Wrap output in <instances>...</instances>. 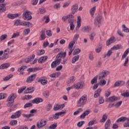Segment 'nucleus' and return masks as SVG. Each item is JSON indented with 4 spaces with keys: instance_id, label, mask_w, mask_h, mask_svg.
Listing matches in <instances>:
<instances>
[{
    "instance_id": "1",
    "label": "nucleus",
    "mask_w": 129,
    "mask_h": 129,
    "mask_svg": "<svg viewBox=\"0 0 129 129\" xmlns=\"http://www.w3.org/2000/svg\"><path fill=\"white\" fill-rule=\"evenodd\" d=\"M86 101H87V95H84L79 99L78 102V106L79 107L84 106V105L86 103Z\"/></svg>"
},
{
    "instance_id": "2",
    "label": "nucleus",
    "mask_w": 129,
    "mask_h": 129,
    "mask_svg": "<svg viewBox=\"0 0 129 129\" xmlns=\"http://www.w3.org/2000/svg\"><path fill=\"white\" fill-rule=\"evenodd\" d=\"M101 20H102V16H97L94 19V25H95V26H98L99 28V27H100L99 25L101 24Z\"/></svg>"
},
{
    "instance_id": "3",
    "label": "nucleus",
    "mask_w": 129,
    "mask_h": 129,
    "mask_svg": "<svg viewBox=\"0 0 129 129\" xmlns=\"http://www.w3.org/2000/svg\"><path fill=\"white\" fill-rule=\"evenodd\" d=\"M23 18L24 20H25L26 21H30L32 20V16H31V14H30V12L26 11L23 13Z\"/></svg>"
},
{
    "instance_id": "4",
    "label": "nucleus",
    "mask_w": 129,
    "mask_h": 129,
    "mask_svg": "<svg viewBox=\"0 0 129 129\" xmlns=\"http://www.w3.org/2000/svg\"><path fill=\"white\" fill-rule=\"evenodd\" d=\"M105 101H106V102L109 103L108 107H109L110 108L111 107H113V96H112L109 98H107L105 99Z\"/></svg>"
},
{
    "instance_id": "5",
    "label": "nucleus",
    "mask_w": 129,
    "mask_h": 129,
    "mask_svg": "<svg viewBox=\"0 0 129 129\" xmlns=\"http://www.w3.org/2000/svg\"><path fill=\"white\" fill-rule=\"evenodd\" d=\"M47 123V121L42 119L39 122L37 123L38 128H41L43 126H45Z\"/></svg>"
},
{
    "instance_id": "6",
    "label": "nucleus",
    "mask_w": 129,
    "mask_h": 129,
    "mask_svg": "<svg viewBox=\"0 0 129 129\" xmlns=\"http://www.w3.org/2000/svg\"><path fill=\"white\" fill-rule=\"evenodd\" d=\"M37 76V74H34L30 76H29L26 80L27 83H31L35 80L36 77Z\"/></svg>"
},
{
    "instance_id": "7",
    "label": "nucleus",
    "mask_w": 129,
    "mask_h": 129,
    "mask_svg": "<svg viewBox=\"0 0 129 129\" xmlns=\"http://www.w3.org/2000/svg\"><path fill=\"white\" fill-rule=\"evenodd\" d=\"M108 75V72L107 71H103L101 73H100L99 75V79H103L105 77H106Z\"/></svg>"
},
{
    "instance_id": "8",
    "label": "nucleus",
    "mask_w": 129,
    "mask_h": 129,
    "mask_svg": "<svg viewBox=\"0 0 129 129\" xmlns=\"http://www.w3.org/2000/svg\"><path fill=\"white\" fill-rule=\"evenodd\" d=\"M21 114H22V111L20 110L17 111L14 113V114H13L11 116V118H12V119L19 118V117L21 116Z\"/></svg>"
},
{
    "instance_id": "9",
    "label": "nucleus",
    "mask_w": 129,
    "mask_h": 129,
    "mask_svg": "<svg viewBox=\"0 0 129 129\" xmlns=\"http://www.w3.org/2000/svg\"><path fill=\"white\" fill-rule=\"evenodd\" d=\"M74 88L76 89H82L84 86V84L82 83V82H79L74 85Z\"/></svg>"
},
{
    "instance_id": "10",
    "label": "nucleus",
    "mask_w": 129,
    "mask_h": 129,
    "mask_svg": "<svg viewBox=\"0 0 129 129\" xmlns=\"http://www.w3.org/2000/svg\"><path fill=\"white\" fill-rule=\"evenodd\" d=\"M124 81H117L115 82L114 86V87H121L124 85Z\"/></svg>"
},
{
    "instance_id": "11",
    "label": "nucleus",
    "mask_w": 129,
    "mask_h": 129,
    "mask_svg": "<svg viewBox=\"0 0 129 129\" xmlns=\"http://www.w3.org/2000/svg\"><path fill=\"white\" fill-rule=\"evenodd\" d=\"M65 113H66V112H65V111H61V112H58L56 113L55 114L53 115V118H54V119H58V118H59V116H60V115H62V114H65Z\"/></svg>"
},
{
    "instance_id": "12",
    "label": "nucleus",
    "mask_w": 129,
    "mask_h": 129,
    "mask_svg": "<svg viewBox=\"0 0 129 129\" xmlns=\"http://www.w3.org/2000/svg\"><path fill=\"white\" fill-rule=\"evenodd\" d=\"M37 82H40L42 85H46V84L48 83V81H47V80H46L45 78H40L38 79Z\"/></svg>"
},
{
    "instance_id": "13",
    "label": "nucleus",
    "mask_w": 129,
    "mask_h": 129,
    "mask_svg": "<svg viewBox=\"0 0 129 129\" xmlns=\"http://www.w3.org/2000/svg\"><path fill=\"white\" fill-rule=\"evenodd\" d=\"M65 57H66V52L61 51L57 54L56 59H61V58H65Z\"/></svg>"
},
{
    "instance_id": "14",
    "label": "nucleus",
    "mask_w": 129,
    "mask_h": 129,
    "mask_svg": "<svg viewBox=\"0 0 129 129\" xmlns=\"http://www.w3.org/2000/svg\"><path fill=\"white\" fill-rule=\"evenodd\" d=\"M102 89L101 88H99L98 89L96 90L94 94V98H97L100 96V93H101Z\"/></svg>"
},
{
    "instance_id": "15",
    "label": "nucleus",
    "mask_w": 129,
    "mask_h": 129,
    "mask_svg": "<svg viewBox=\"0 0 129 129\" xmlns=\"http://www.w3.org/2000/svg\"><path fill=\"white\" fill-rule=\"evenodd\" d=\"M65 107V104H57L54 106L53 107V110H59V109H62V108H64Z\"/></svg>"
},
{
    "instance_id": "16",
    "label": "nucleus",
    "mask_w": 129,
    "mask_h": 129,
    "mask_svg": "<svg viewBox=\"0 0 129 129\" xmlns=\"http://www.w3.org/2000/svg\"><path fill=\"white\" fill-rule=\"evenodd\" d=\"M78 10V4H76L75 5H73L71 9L72 14H73V15H75Z\"/></svg>"
},
{
    "instance_id": "17",
    "label": "nucleus",
    "mask_w": 129,
    "mask_h": 129,
    "mask_svg": "<svg viewBox=\"0 0 129 129\" xmlns=\"http://www.w3.org/2000/svg\"><path fill=\"white\" fill-rule=\"evenodd\" d=\"M47 59H48V56L46 55L42 56L38 59V63H40V64H42V63H44V62H46Z\"/></svg>"
},
{
    "instance_id": "18",
    "label": "nucleus",
    "mask_w": 129,
    "mask_h": 129,
    "mask_svg": "<svg viewBox=\"0 0 129 129\" xmlns=\"http://www.w3.org/2000/svg\"><path fill=\"white\" fill-rule=\"evenodd\" d=\"M34 91L35 88L34 87H30L24 91V93H25V94L28 93H32V92H34Z\"/></svg>"
},
{
    "instance_id": "19",
    "label": "nucleus",
    "mask_w": 129,
    "mask_h": 129,
    "mask_svg": "<svg viewBox=\"0 0 129 129\" xmlns=\"http://www.w3.org/2000/svg\"><path fill=\"white\" fill-rule=\"evenodd\" d=\"M32 103H36L38 104V103H40V102H43V99L41 98H35L34 99L32 100Z\"/></svg>"
},
{
    "instance_id": "20",
    "label": "nucleus",
    "mask_w": 129,
    "mask_h": 129,
    "mask_svg": "<svg viewBox=\"0 0 129 129\" xmlns=\"http://www.w3.org/2000/svg\"><path fill=\"white\" fill-rule=\"evenodd\" d=\"M21 26H24V27H33V24L30 22L25 21L22 22V24H21Z\"/></svg>"
},
{
    "instance_id": "21",
    "label": "nucleus",
    "mask_w": 129,
    "mask_h": 129,
    "mask_svg": "<svg viewBox=\"0 0 129 129\" xmlns=\"http://www.w3.org/2000/svg\"><path fill=\"white\" fill-rule=\"evenodd\" d=\"M17 98V95H15L14 94H12L10 95L7 99V101H14L15 99Z\"/></svg>"
},
{
    "instance_id": "22",
    "label": "nucleus",
    "mask_w": 129,
    "mask_h": 129,
    "mask_svg": "<svg viewBox=\"0 0 129 129\" xmlns=\"http://www.w3.org/2000/svg\"><path fill=\"white\" fill-rule=\"evenodd\" d=\"M81 31L82 32L89 33V32L91 31V28L90 26H85L82 28Z\"/></svg>"
},
{
    "instance_id": "23",
    "label": "nucleus",
    "mask_w": 129,
    "mask_h": 129,
    "mask_svg": "<svg viewBox=\"0 0 129 129\" xmlns=\"http://www.w3.org/2000/svg\"><path fill=\"white\" fill-rule=\"evenodd\" d=\"M7 11V8L6 7V4H0V13H5V11Z\"/></svg>"
},
{
    "instance_id": "24",
    "label": "nucleus",
    "mask_w": 129,
    "mask_h": 129,
    "mask_svg": "<svg viewBox=\"0 0 129 129\" xmlns=\"http://www.w3.org/2000/svg\"><path fill=\"white\" fill-rule=\"evenodd\" d=\"M75 81V77L73 76L70 78V80L68 81L67 84L69 86L72 85Z\"/></svg>"
},
{
    "instance_id": "25",
    "label": "nucleus",
    "mask_w": 129,
    "mask_h": 129,
    "mask_svg": "<svg viewBox=\"0 0 129 129\" xmlns=\"http://www.w3.org/2000/svg\"><path fill=\"white\" fill-rule=\"evenodd\" d=\"M111 122V121H110V119H107L105 124V129H109V127H110Z\"/></svg>"
},
{
    "instance_id": "26",
    "label": "nucleus",
    "mask_w": 129,
    "mask_h": 129,
    "mask_svg": "<svg viewBox=\"0 0 129 129\" xmlns=\"http://www.w3.org/2000/svg\"><path fill=\"white\" fill-rule=\"evenodd\" d=\"M79 57H80L79 55H77L74 56L72 59V63L73 64H74L75 62H77V61L79 60Z\"/></svg>"
},
{
    "instance_id": "27",
    "label": "nucleus",
    "mask_w": 129,
    "mask_h": 129,
    "mask_svg": "<svg viewBox=\"0 0 129 129\" xmlns=\"http://www.w3.org/2000/svg\"><path fill=\"white\" fill-rule=\"evenodd\" d=\"M10 66V63H5L2 64L0 66V69H6L7 68H9Z\"/></svg>"
},
{
    "instance_id": "28",
    "label": "nucleus",
    "mask_w": 129,
    "mask_h": 129,
    "mask_svg": "<svg viewBox=\"0 0 129 129\" xmlns=\"http://www.w3.org/2000/svg\"><path fill=\"white\" fill-rule=\"evenodd\" d=\"M46 39V34H45V31H41V34L40 37V40L41 41H43V40H45Z\"/></svg>"
},
{
    "instance_id": "29",
    "label": "nucleus",
    "mask_w": 129,
    "mask_h": 129,
    "mask_svg": "<svg viewBox=\"0 0 129 129\" xmlns=\"http://www.w3.org/2000/svg\"><path fill=\"white\" fill-rule=\"evenodd\" d=\"M67 17L68 18L69 23H70V22H74L73 20V19H74V16H73V15L70 14L67 15Z\"/></svg>"
},
{
    "instance_id": "30",
    "label": "nucleus",
    "mask_w": 129,
    "mask_h": 129,
    "mask_svg": "<svg viewBox=\"0 0 129 129\" xmlns=\"http://www.w3.org/2000/svg\"><path fill=\"white\" fill-rule=\"evenodd\" d=\"M125 120H127V117H124V116H122V117L119 118L116 120V122H123V121H125Z\"/></svg>"
},
{
    "instance_id": "31",
    "label": "nucleus",
    "mask_w": 129,
    "mask_h": 129,
    "mask_svg": "<svg viewBox=\"0 0 129 129\" xmlns=\"http://www.w3.org/2000/svg\"><path fill=\"white\" fill-rule=\"evenodd\" d=\"M81 27V17L78 16L77 17V28H80Z\"/></svg>"
},
{
    "instance_id": "32",
    "label": "nucleus",
    "mask_w": 129,
    "mask_h": 129,
    "mask_svg": "<svg viewBox=\"0 0 129 129\" xmlns=\"http://www.w3.org/2000/svg\"><path fill=\"white\" fill-rule=\"evenodd\" d=\"M9 58V53H5L3 55L0 57V60H7Z\"/></svg>"
},
{
    "instance_id": "33",
    "label": "nucleus",
    "mask_w": 129,
    "mask_h": 129,
    "mask_svg": "<svg viewBox=\"0 0 129 129\" xmlns=\"http://www.w3.org/2000/svg\"><path fill=\"white\" fill-rule=\"evenodd\" d=\"M60 72H56L50 75V77H51V78H56V77H58L60 75Z\"/></svg>"
},
{
    "instance_id": "34",
    "label": "nucleus",
    "mask_w": 129,
    "mask_h": 129,
    "mask_svg": "<svg viewBox=\"0 0 129 129\" xmlns=\"http://www.w3.org/2000/svg\"><path fill=\"white\" fill-rule=\"evenodd\" d=\"M106 119H107V114H105L103 115L102 118L100 120V122H105Z\"/></svg>"
},
{
    "instance_id": "35",
    "label": "nucleus",
    "mask_w": 129,
    "mask_h": 129,
    "mask_svg": "<svg viewBox=\"0 0 129 129\" xmlns=\"http://www.w3.org/2000/svg\"><path fill=\"white\" fill-rule=\"evenodd\" d=\"M101 50H102V45L99 44L96 48V53H100L101 51Z\"/></svg>"
},
{
    "instance_id": "36",
    "label": "nucleus",
    "mask_w": 129,
    "mask_h": 129,
    "mask_svg": "<svg viewBox=\"0 0 129 129\" xmlns=\"http://www.w3.org/2000/svg\"><path fill=\"white\" fill-rule=\"evenodd\" d=\"M23 24V22H21V20L20 19H17L15 21L14 23V25L15 26H22V24Z\"/></svg>"
},
{
    "instance_id": "37",
    "label": "nucleus",
    "mask_w": 129,
    "mask_h": 129,
    "mask_svg": "<svg viewBox=\"0 0 129 129\" xmlns=\"http://www.w3.org/2000/svg\"><path fill=\"white\" fill-rule=\"evenodd\" d=\"M17 124H18V120H12L10 122V125L12 126L17 125Z\"/></svg>"
},
{
    "instance_id": "38",
    "label": "nucleus",
    "mask_w": 129,
    "mask_h": 129,
    "mask_svg": "<svg viewBox=\"0 0 129 129\" xmlns=\"http://www.w3.org/2000/svg\"><path fill=\"white\" fill-rule=\"evenodd\" d=\"M113 43V37H111L108 40L106 41V45L109 46L110 44Z\"/></svg>"
},
{
    "instance_id": "39",
    "label": "nucleus",
    "mask_w": 129,
    "mask_h": 129,
    "mask_svg": "<svg viewBox=\"0 0 129 129\" xmlns=\"http://www.w3.org/2000/svg\"><path fill=\"white\" fill-rule=\"evenodd\" d=\"M96 7H94L92 8L91 9V10H90V13L91 14V16L93 17V16H94V13H95V11H96Z\"/></svg>"
},
{
    "instance_id": "40",
    "label": "nucleus",
    "mask_w": 129,
    "mask_h": 129,
    "mask_svg": "<svg viewBox=\"0 0 129 129\" xmlns=\"http://www.w3.org/2000/svg\"><path fill=\"white\" fill-rule=\"evenodd\" d=\"M111 50H113V47H112L111 48V50H109L107 53L106 54H105L103 58H105V57H109L110 56V55H111V53H112V52H111Z\"/></svg>"
},
{
    "instance_id": "41",
    "label": "nucleus",
    "mask_w": 129,
    "mask_h": 129,
    "mask_svg": "<svg viewBox=\"0 0 129 129\" xmlns=\"http://www.w3.org/2000/svg\"><path fill=\"white\" fill-rule=\"evenodd\" d=\"M122 49V46L120 44H117L113 46V50H119Z\"/></svg>"
},
{
    "instance_id": "42",
    "label": "nucleus",
    "mask_w": 129,
    "mask_h": 129,
    "mask_svg": "<svg viewBox=\"0 0 129 129\" xmlns=\"http://www.w3.org/2000/svg\"><path fill=\"white\" fill-rule=\"evenodd\" d=\"M25 69H27V66H22L18 69V72H22L24 71Z\"/></svg>"
},
{
    "instance_id": "43",
    "label": "nucleus",
    "mask_w": 129,
    "mask_h": 129,
    "mask_svg": "<svg viewBox=\"0 0 129 129\" xmlns=\"http://www.w3.org/2000/svg\"><path fill=\"white\" fill-rule=\"evenodd\" d=\"M97 77L98 76H96L91 81V84H94L95 83H97Z\"/></svg>"
},
{
    "instance_id": "44",
    "label": "nucleus",
    "mask_w": 129,
    "mask_h": 129,
    "mask_svg": "<svg viewBox=\"0 0 129 129\" xmlns=\"http://www.w3.org/2000/svg\"><path fill=\"white\" fill-rule=\"evenodd\" d=\"M75 45V41H74L73 40L72 41L69 45L68 48L69 49H73V46Z\"/></svg>"
},
{
    "instance_id": "45",
    "label": "nucleus",
    "mask_w": 129,
    "mask_h": 129,
    "mask_svg": "<svg viewBox=\"0 0 129 129\" xmlns=\"http://www.w3.org/2000/svg\"><path fill=\"white\" fill-rule=\"evenodd\" d=\"M96 123H97V121H96V120H93L90 121L88 123V126H90L91 125H93V124H96Z\"/></svg>"
},
{
    "instance_id": "46",
    "label": "nucleus",
    "mask_w": 129,
    "mask_h": 129,
    "mask_svg": "<svg viewBox=\"0 0 129 129\" xmlns=\"http://www.w3.org/2000/svg\"><path fill=\"white\" fill-rule=\"evenodd\" d=\"M74 21H70L69 24H70V30L71 31H73L74 28H75V25L73 24Z\"/></svg>"
},
{
    "instance_id": "47",
    "label": "nucleus",
    "mask_w": 129,
    "mask_h": 129,
    "mask_svg": "<svg viewBox=\"0 0 129 129\" xmlns=\"http://www.w3.org/2000/svg\"><path fill=\"white\" fill-rule=\"evenodd\" d=\"M106 84V81L105 80H101L99 82V85L100 86H104Z\"/></svg>"
},
{
    "instance_id": "48",
    "label": "nucleus",
    "mask_w": 129,
    "mask_h": 129,
    "mask_svg": "<svg viewBox=\"0 0 129 129\" xmlns=\"http://www.w3.org/2000/svg\"><path fill=\"white\" fill-rule=\"evenodd\" d=\"M80 52H81V50L79 48H77L73 51V55H77V54H79V53H80Z\"/></svg>"
},
{
    "instance_id": "49",
    "label": "nucleus",
    "mask_w": 129,
    "mask_h": 129,
    "mask_svg": "<svg viewBox=\"0 0 129 129\" xmlns=\"http://www.w3.org/2000/svg\"><path fill=\"white\" fill-rule=\"evenodd\" d=\"M122 28H123L122 29L123 32H125V33H129V29L125 27V25L123 24L122 25Z\"/></svg>"
},
{
    "instance_id": "50",
    "label": "nucleus",
    "mask_w": 129,
    "mask_h": 129,
    "mask_svg": "<svg viewBox=\"0 0 129 129\" xmlns=\"http://www.w3.org/2000/svg\"><path fill=\"white\" fill-rule=\"evenodd\" d=\"M121 104H122V101H120L117 102V103L114 105V106H115V107H116V108H118V107H119V106H120V105H121Z\"/></svg>"
},
{
    "instance_id": "51",
    "label": "nucleus",
    "mask_w": 129,
    "mask_h": 129,
    "mask_svg": "<svg viewBox=\"0 0 129 129\" xmlns=\"http://www.w3.org/2000/svg\"><path fill=\"white\" fill-rule=\"evenodd\" d=\"M12 77H13V75H9L7 77H5L4 78V81H8V80H10V79H11V78H12Z\"/></svg>"
},
{
    "instance_id": "52",
    "label": "nucleus",
    "mask_w": 129,
    "mask_h": 129,
    "mask_svg": "<svg viewBox=\"0 0 129 129\" xmlns=\"http://www.w3.org/2000/svg\"><path fill=\"white\" fill-rule=\"evenodd\" d=\"M122 96H123V97H126L127 98H128L129 97V92H125L121 94Z\"/></svg>"
},
{
    "instance_id": "53",
    "label": "nucleus",
    "mask_w": 129,
    "mask_h": 129,
    "mask_svg": "<svg viewBox=\"0 0 129 129\" xmlns=\"http://www.w3.org/2000/svg\"><path fill=\"white\" fill-rule=\"evenodd\" d=\"M57 122H55L52 124H51L50 126H49L50 129H56V127H57Z\"/></svg>"
},
{
    "instance_id": "54",
    "label": "nucleus",
    "mask_w": 129,
    "mask_h": 129,
    "mask_svg": "<svg viewBox=\"0 0 129 129\" xmlns=\"http://www.w3.org/2000/svg\"><path fill=\"white\" fill-rule=\"evenodd\" d=\"M7 38H8V35L4 34L1 35V36L0 37V40L1 41H4V40H6Z\"/></svg>"
},
{
    "instance_id": "55",
    "label": "nucleus",
    "mask_w": 129,
    "mask_h": 129,
    "mask_svg": "<svg viewBox=\"0 0 129 129\" xmlns=\"http://www.w3.org/2000/svg\"><path fill=\"white\" fill-rule=\"evenodd\" d=\"M39 11L40 12V14H44L46 12V9L44 8V7L39 8Z\"/></svg>"
},
{
    "instance_id": "56",
    "label": "nucleus",
    "mask_w": 129,
    "mask_h": 129,
    "mask_svg": "<svg viewBox=\"0 0 129 129\" xmlns=\"http://www.w3.org/2000/svg\"><path fill=\"white\" fill-rule=\"evenodd\" d=\"M96 35V34H95V33H92L90 34V39L91 40V41H93L94 37H95Z\"/></svg>"
},
{
    "instance_id": "57",
    "label": "nucleus",
    "mask_w": 129,
    "mask_h": 129,
    "mask_svg": "<svg viewBox=\"0 0 129 129\" xmlns=\"http://www.w3.org/2000/svg\"><path fill=\"white\" fill-rule=\"evenodd\" d=\"M33 106V104L31 103H27L24 105V108H27V107H31Z\"/></svg>"
},
{
    "instance_id": "58",
    "label": "nucleus",
    "mask_w": 129,
    "mask_h": 129,
    "mask_svg": "<svg viewBox=\"0 0 129 129\" xmlns=\"http://www.w3.org/2000/svg\"><path fill=\"white\" fill-rule=\"evenodd\" d=\"M99 103L100 104H102L104 103V99L102 97H100L99 98Z\"/></svg>"
},
{
    "instance_id": "59",
    "label": "nucleus",
    "mask_w": 129,
    "mask_h": 129,
    "mask_svg": "<svg viewBox=\"0 0 129 129\" xmlns=\"http://www.w3.org/2000/svg\"><path fill=\"white\" fill-rule=\"evenodd\" d=\"M84 123H85V121H80L77 123V126L79 127H81L82 125H83V124H84Z\"/></svg>"
},
{
    "instance_id": "60",
    "label": "nucleus",
    "mask_w": 129,
    "mask_h": 129,
    "mask_svg": "<svg viewBox=\"0 0 129 129\" xmlns=\"http://www.w3.org/2000/svg\"><path fill=\"white\" fill-rule=\"evenodd\" d=\"M7 97V95L4 93H0V100L1 99H5Z\"/></svg>"
},
{
    "instance_id": "61",
    "label": "nucleus",
    "mask_w": 129,
    "mask_h": 129,
    "mask_svg": "<svg viewBox=\"0 0 129 129\" xmlns=\"http://www.w3.org/2000/svg\"><path fill=\"white\" fill-rule=\"evenodd\" d=\"M52 109V105L51 104H48L46 107L47 111H50Z\"/></svg>"
},
{
    "instance_id": "62",
    "label": "nucleus",
    "mask_w": 129,
    "mask_h": 129,
    "mask_svg": "<svg viewBox=\"0 0 129 129\" xmlns=\"http://www.w3.org/2000/svg\"><path fill=\"white\" fill-rule=\"evenodd\" d=\"M46 34L47 35V36H48V37H51L52 35V33L51 32V30H46Z\"/></svg>"
},
{
    "instance_id": "63",
    "label": "nucleus",
    "mask_w": 129,
    "mask_h": 129,
    "mask_svg": "<svg viewBox=\"0 0 129 129\" xmlns=\"http://www.w3.org/2000/svg\"><path fill=\"white\" fill-rule=\"evenodd\" d=\"M26 89V87L24 86L23 87H21L20 89L18 90V93H22L24 90Z\"/></svg>"
},
{
    "instance_id": "64",
    "label": "nucleus",
    "mask_w": 129,
    "mask_h": 129,
    "mask_svg": "<svg viewBox=\"0 0 129 129\" xmlns=\"http://www.w3.org/2000/svg\"><path fill=\"white\" fill-rule=\"evenodd\" d=\"M14 101H9L7 104V106H9V107L11 106H13L14 105Z\"/></svg>"
}]
</instances>
